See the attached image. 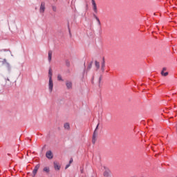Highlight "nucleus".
Listing matches in <instances>:
<instances>
[{"label": "nucleus", "mask_w": 177, "mask_h": 177, "mask_svg": "<svg viewBox=\"0 0 177 177\" xmlns=\"http://www.w3.org/2000/svg\"><path fill=\"white\" fill-rule=\"evenodd\" d=\"M72 163H73V158H71L69 161V164H72Z\"/></svg>", "instance_id": "5701e85b"}, {"label": "nucleus", "mask_w": 177, "mask_h": 177, "mask_svg": "<svg viewBox=\"0 0 177 177\" xmlns=\"http://www.w3.org/2000/svg\"><path fill=\"white\" fill-rule=\"evenodd\" d=\"M52 75H53L52 68H50L48 70V78H49V80H52Z\"/></svg>", "instance_id": "ddd939ff"}, {"label": "nucleus", "mask_w": 177, "mask_h": 177, "mask_svg": "<svg viewBox=\"0 0 177 177\" xmlns=\"http://www.w3.org/2000/svg\"><path fill=\"white\" fill-rule=\"evenodd\" d=\"M106 64L104 63V60H103L102 63V66H101V70L102 71H104V67H105Z\"/></svg>", "instance_id": "2eb2a0df"}, {"label": "nucleus", "mask_w": 177, "mask_h": 177, "mask_svg": "<svg viewBox=\"0 0 177 177\" xmlns=\"http://www.w3.org/2000/svg\"><path fill=\"white\" fill-rule=\"evenodd\" d=\"M43 171H44V172H46L47 174H49V167H44V169H43Z\"/></svg>", "instance_id": "dca6fc26"}, {"label": "nucleus", "mask_w": 177, "mask_h": 177, "mask_svg": "<svg viewBox=\"0 0 177 177\" xmlns=\"http://www.w3.org/2000/svg\"><path fill=\"white\" fill-rule=\"evenodd\" d=\"M38 169H39V165H37L32 171L34 176L37 175V172H38Z\"/></svg>", "instance_id": "0eeeda50"}, {"label": "nucleus", "mask_w": 177, "mask_h": 177, "mask_svg": "<svg viewBox=\"0 0 177 177\" xmlns=\"http://www.w3.org/2000/svg\"><path fill=\"white\" fill-rule=\"evenodd\" d=\"M97 128H99V124L97 125L93 135V139H92V142L93 143V145H95V143H96V136H97V132L96 131H97Z\"/></svg>", "instance_id": "f03ea898"}, {"label": "nucleus", "mask_w": 177, "mask_h": 177, "mask_svg": "<svg viewBox=\"0 0 177 177\" xmlns=\"http://www.w3.org/2000/svg\"><path fill=\"white\" fill-rule=\"evenodd\" d=\"M67 89H73V82L67 80L66 82Z\"/></svg>", "instance_id": "423d86ee"}, {"label": "nucleus", "mask_w": 177, "mask_h": 177, "mask_svg": "<svg viewBox=\"0 0 177 177\" xmlns=\"http://www.w3.org/2000/svg\"><path fill=\"white\" fill-rule=\"evenodd\" d=\"M57 80L58 81H63V78L62 77L61 75H57Z\"/></svg>", "instance_id": "6ab92c4d"}, {"label": "nucleus", "mask_w": 177, "mask_h": 177, "mask_svg": "<svg viewBox=\"0 0 177 177\" xmlns=\"http://www.w3.org/2000/svg\"><path fill=\"white\" fill-rule=\"evenodd\" d=\"M92 5H93V10L95 13H97V6H96V2L95 0H91Z\"/></svg>", "instance_id": "20e7f679"}, {"label": "nucleus", "mask_w": 177, "mask_h": 177, "mask_svg": "<svg viewBox=\"0 0 177 177\" xmlns=\"http://www.w3.org/2000/svg\"><path fill=\"white\" fill-rule=\"evenodd\" d=\"M161 74L163 77H167V75H168V72L164 73V71H162Z\"/></svg>", "instance_id": "f3484780"}, {"label": "nucleus", "mask_w": 177, "mask_h": 177, "mask_svg": "<svg viewBox=\"0 0 177 177\" xmlns=\"http://www.w3.org/2000/svg\"><path fill=\"white\" fill-rule=\"evenodd\" d=\"M93 17L95 19V20H97V24L98 26H101V23H100V19H99V17H97V16H96V15L93 14Z\"/></svg>", "instance_id": "f8f14e48"}, {"label": "nucleus", "mask_w": 177, "mask_h": 177, "mask_svg": "<svg viewBox=\"0 0 177 177\" xmlns=\"http://www.w3.org/2000/svg\"><path fill=\"white\" fill-rule=\"evenodd\" d=\"M70 165H71V164L69 163V164H68V165H66V167H65V169H67V168H68L69 167H70Z\"/></svg>", "instance_id": "4be33fe9"}, {"label": "nucleus", "mask_w": 177, "mask_h": 177, "mask_svg": "<svg viewBox=\"0 0 177 177\" xmlns=\"http://www.w3.org/2000/svg\"><path fill=\"white\" fill-rule=\"evenodd\" d=\"M167 71V68H162L163 73H164V71Z\"/></svg>", "instance_id": "b1692460"}, {"label": "nucleus", "mask_w": 177, "mask_h": 177, "mask_svg": "<svg viewBox=\"0 0 177 177\" xmlns=\"http://www.w3.org/2000/svg\"><path fill=\"white\" fill-rule=\"evenodd\" d=\"M92 68V63H90L87 67V71H89Z\"/></svg>", "instance_id": "a211bd4d"}, {"label": "nucleus", "mask_w": 177, "mask_h": 177, "mask_svg": "<svg viewBox=\"0 0 177 177\" xmlns=\"http://www.w3.org/2000/svg\"><path fill=\"white\" fill-rule=\"evenodd\" d=\"M52 9H53V12H56V10H57V8L55 6H52Z\"/></svg>", "instance_id": "412c9836"}, {"label": "nucleus", "mask_w": 177, "mask_h": 177, "mask_svg": "<svg viewBox=\"0 0 177 177\" xmlns=\"http://www.w3.org/2000/svg\"><path fill=\"white\" fill-rule=\"evenodd\" d=\"M7 81H10L9 79H7Z\"/></svg>", "instance_id": "bb28decb"}, {"label": "nucleus", "mask_w": 177, "mask_h": 177, "mask_svg": "<svg viewBox=\"0 0 177 177\" xmlns=\"http://www.w3.org/2000/svg\"><path fill=\"white\" fill-rule=\"evenodd\" d=\"M45 2H41L39 8V13L44 15V13H45Z\"/></svg>", "instance_id": "7ed1b4c3"}, {"label": "nucleus", "mask_w": 177, "mask_h": 177, "mask_svg": "<svg viewBox=\"0 0 177 177\" xmlns=\"http://www.w3.org/2000/svg\"><path fill=\"white\" fill-rule=\"evenodd\" d=\"M48 91L50 93H52L53 92V80L49 79L48 80Z\"/></svg>", "instance_id": "f257e3e1"}, {"label": "nucleus", "mask_w": 177, "mask_h": 177, "mask_svg": "<svg viewBox=\"0 0 177 177\" xmlns=\"http://www.w3.org/2000/svg\"><path fill=\"white\" fill-rule=\"evenodd\" d=\"M81 172H82H82H84V170L82 169V170H81Z\"/></svg>", "instance_id": "a878e982"}, {"label": "nucleus", "mask_w": 177, "mask_h": 177, "mask_svg": "<svg viewBox=\"0 0 177 177\" xmlns=\"http://www.w3.org/2000/svg\"><path fill=\"white\" fill-rule=\"evenodd\" d=\"M52 55H53L52 50H49L48 51V62L50 63V62H52Z\"/></svg>", "instance_id": "9d476101"}, {"label": "nucleus", "mask_w": 177, "mask_h": 177, "mask_svg": "<svg viewBox=\"0 0 177 177\" xmlns=\"http://www.w3.org/2000/svg\"><path fill=\"white\" fill-rule=\"evenodd\" d=\"M100 81H102V77H100L99 78V82H100Z\"/></svg>", "instance_id": "393cba45"}, {"label": "nucleus", "mask_w": 177, "mask_h": 177, "mask_svg": "<svg viewBox=\"0 0 177 177\" xmlns=\"http://www.w3.org/2000/svg\"><path fill=\"white\" fill-rule=\"evenodd\" d=\"M95 64L97 69L99 70L100 68V64L97 61H95Z\"/></svg>", "instance_id": "4468645a"}, {"label": "nucleus", "mask_w": 177, "mask_h": 177, "mask_svg": "<svg viewBox=\"0 0 177 177\" xmlns=\"http://www.w3.org/2000/svg\"><path fill=\"white\" fill-rule=\"evenodd\" d=\"M54 168L55 171H60L61 167L59 165V163L54 162Z\"/></svg>", "instance_id": "6e6552de"}, {"label": "nucleus", "mask_w": 177, "mask_h": 177, "mask_svg": "<svg viewBox=\"0 0 177 177\" xmlns=\"http://www.w3.org/2000/svg\"><path fill=\"white\" fill-rule=\"evenodd\" d=\"M64 129L66 131H70V124L69 123H65L64 124Z\"/></svg>", "instance_id": "9b49d317"}, {"label": "nucleus", "mask_w": 177, "mask_h": 177, "mask_svg": "<svg viewBox=\"0 0 177 177\" xmlns=\"http://www.w3.org/2000/svg\"><path fill=\"white\" fill-rule=\"evenodd\" d=\"M6 66L7 67L8 70H10V64L9 63L5 64Z\"/></svg>", "instance_id": "aec40b11"}, {"label": "nucleus", "mask_w": 177, "mask_h": 177, "mask_svg": "<svg viewBox=\"0 0 177 177\" xmlns=\"http://www.w3.org/2000/svg\"><path fill=\"white\" fill-rule=\"evenodd\" d=\"M46 157H47L48 160H52V158H53V153H52V151H48L46 153Z\"/></svg>", "instance_id": "39448f33"}, {"label": "nucleus", "mask_w": 177, "mask_h": 177, "mask_svg": "<svg viewBox=\"0 0 177 177\" xmlns=\"http://www.w3.org/2000/svg\"><path fill=\"white\" fill-rule=\"evenodd\" d=\"M111 171L109 169H106L104 172V176L109 177L110 176Z\"/></svg>", "instance_id": "1a4fd4ad"}]
</instances>
